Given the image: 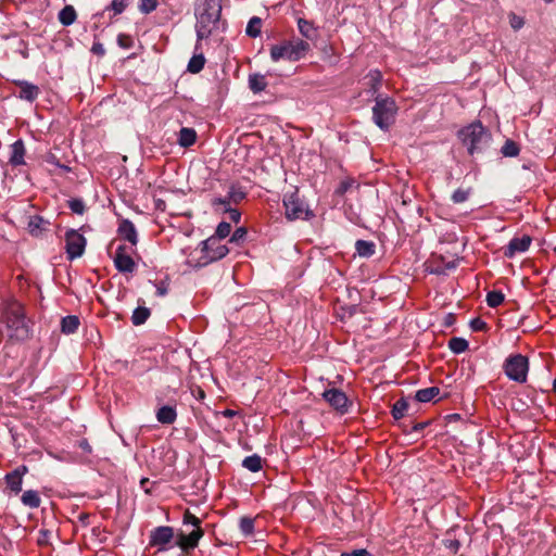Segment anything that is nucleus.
Here are the masks:
<instances>
[{"label":"nucleus","mask_w":556,"mask_h":556,"mask_svg":"<svg viewBox=\"0 0 556 556\" xmlns=\"http://www.w3.org/2000/svg\"><path fill=\"white\" fill-rule=\"evenodd\" d=\"M231 226L229 223L220 222L215 230V235L213 238H218V240H223L230 235Z\"/></svg>","instance_id":"nucleus-40"},{"label":"nucleus","mask_w":556,"mask_h":556,"mask_svg":"<svg viewBox=\"0 0 556 556\" xmlns=\"http://www.w3.org/2000/svg\"><path fill=\"white\" fill-rule=\"evenodd\" d=\"M353 185V180H343L336 190L337 194H344Z\"/></svg>","instance_id":"nucleus-51"},{"label":"nucleus","mask_w":556,"mask_h":556,"mask_svg":"<svg viewBox=\"0 0 556 556\" xmlns=\"http://www.w3.org/2000/svg\"><path fill=\"white\" fill-rule=\"evenodd\" d=\"M546 2H551L552 0H545Z\"/></svg>","instance_id":"nucleus-64"},{"label":"nucleus","mask_w":556,"mask_h":556,"mask_svg":"<svg viewBox=\"0 0 556 556\" xmlns=\"http://www.w3.org/2000/svg\"><path fill=\"white\" fill-rule=\"evenodd\" d=\"M205 64V58L202 53L194 54L188 63L187 70L192 74L201 72Z\"/></svg>","instance_id":"nucleus-31"},{"label":"nucleus","mask_w":556,"mask_h":556,"mask_svg":"<svg viewBox=\"0 0 556 556\" xmlns=\"http://www.w3.org/2000/svg\"><path fill=\"white\" fill-rule=\"evenodd\" d=\"M520 148L514 140L507 139L501 149V153L506 157H515L519 154Z\"/></svg>","instance_id":"nucleus-34"},{"label":"nucleus","mask_w":556,"mask_h":556,"mask_svg":"<svg viewBox=\"0 0 556 556\" xmlns=\"http://www.w3.org/2000/svg\"><path fill=\"white\" fill-rule=\"evenodd\" d=\"M372 106V121L381 130H388L395 122L399 111L396 102L391 97L377 94Z\"/></svg>","instance_id":"nucleus-5"},{"label":"nucleus","mask_w":556,"mask_h":556,"mask_svg":"<svg viewBox=\"0 0 556 556\" xmlns=\"http://www.w3.org/2000/svg\"><path fill=\"white\" fill-rule=\"evenodd\" d=\"M355 250L361 257H370L375 254L376 244L372 241L357 240Z\"/></svg>","instance_id":"nucleus-24"},{"label":"nucleus","mask_w":556,"mask_h":556,"mask_svg":"<svg viewBox=\"0 0 556 556\" xmlns=\"http://www.w3.org/2000/svg\"><path fill=\"white\" fill-rule=\"evenodd\" d=\"M184 523L185 525H191L194 527V529H198V528H201L200 525H201V520L192 515L191 513L187 511L185 515H184Z\"/></svg>","instance_id":"nucleus-48"},{"label":"nucleus","mask_w":556,"mask_h":556,"mask_svg":"<svg viewBox=\"0 0 556 556\" xmlns=\"http://www.w3.org/2000/svg\"><path fill=\"white\" fill-rule=\"evenodd\" d=\"M88 519H89V515H87V514H80V515H79V520H80L84 525H88Z\"/></svg>","instance_id":"nucleus-60"},{"label":"nucleus","mask_w":556,"mask_h":556,"mask_svg":"<svg viewBox=\"0 0 556 556\" xmlns=\"http://www.w3.org/2000/svg\"><path fill=\"white\" fill-rule=\"evenodd\" d=\"M2 321L5 324L8 334L12 339L25 340L29 336V328L25 320L24 309L17 301L5 304L2 313Z\"/></svg>","instance_id":"nucleus-2"},{"label":"nucleus","mask_w":556,"mask_h":556,"mask_svg":"<svg viewBox=\"0 0 556 556\" xmlns=\"http://www.w3.org/2000/svg\"><path fill=\"white\" fill-rule=\"evenodd\" d=\"M298 27H299V31L301 33V35L303 37H305L307 40H316L317 39L318 31L312 22L306 21L304 18H299Z\"/></svg>","instance_id":"nucleus-21"},{"label":"nucleus","mask_w":556,"mask_h":556,"mask_svg":"<svg viewBox=\"0 0 556 556\" xmlns=\"http://www.w3.org/2000/svg\"><path fill=\"white\" fill-rule=\"evenodd\" d=\"M45 160L48 164L59 167V168L63 169L64 172H71V167L67 165L61 164L59 162V159L53 153L47 154Z\"/></svg>","instance_id":"nucleus-46"},{"label":"nucleus","mask_w":556,"mask_h":556,"mask_svg":"<svg viewBox=\"0 0 556 556\" xmlns=\"http://www.w3.org/2000/svg\"><path fill=\"white\" fill-rule=\"evenodd\" d=\"M531 237L530 236H522V237H515L513 238L508 245L506 247V250L504 252V255L506 257H514L517 253L526 252L530 244H531Z\"/></svg>","instance_id":"nucleus-14"},{"label":"nucleus","mask_w":556,"mask_h":556,"mask_svg":"<svg viewBox=\"0 0 556 556\" xmlns=\"http://www.w3.org/2000/svg\"><path fill=\"white\" fill-rule=\"evenodd\" d=\"M323 397L332 408L338 410L340 414L343 415L348 413L351 402L343 391L336 388L325 390Z\"/></svg>","instance_id":"nucleus-10"},{"label":"nucleus","mask_w":556,"mask_h":556,"mask_svg":"<svg viewBox=\"0 0 556 556\" xmlns=\"http://www.w3.org/2000/svg\"><path fill=\"white\" fill-rule=\"evenodd\" d=\"M408 408V403L405 399L397 400L392 406V416L394 419L399 420L404 417L406 410Z\"/></svg>","instance_id":"nucleus-35"},{"label":"nucleus","mask_w":556,"mask_h":556,"mask_svg":"<svg viewBox=\"0 0 556 556\" xmlns=\"http://www.w3.org/2000/svg\"><path fill=\"white\" fill-rule=\"evenodd\" d=\"M27 472L26 466H21L5 475L4 480L8 488L15 494L22 491L23 476Z\"/></svg>","instance_id":"nucleus-15"},{"label":"nucleus","mask_w":556,"mask_h":556,"mask_svg":"<svg viewBox=\"0 0 556 556\" xmlns=\"http://www.w3.org/2000/svg\"><path fill=\"white\" fill-rule=\"evenodd\" d=\"M340 556H371V554L368 551L361 548L351 552H343Z\"/></svg>","instance_id":"nucleus-53"},{"label":"nucleus","mask_w":556,"mask_h":556,"mask_svg":"<svg viewBox=\"0 0 556 556\" xmlns=\"http://www.w3.org/2000/svg\"><path fill=\"white\" fill-rule=\"evenodd\" d=\"M147 482H148V479H147V478H143V479H141V481H140L141 485L147 484Z\"/></svg>","instance_id":"nucleus-62"},{"label":"nucleus","mask_w":556,"mask_h":556,"mask_svg":"<svg viewBox=\"0 0 556 556\" xmlns=\"http://www.w3.org/2000/svg\"><path fill=\"white\" fill-rule=\"evenodd\" d=\"M92 51H93L94 53H98V54H103V53H104V49H103V47H102V45H101V43H94V45L92 46Z\"/></svg>","instance_id":"nucleus-57"},{"label":"nucleus","mask_w":556,"mask_h":556,"mask_svg":"<svg viewBox=\"0 0 556 556\" xmlns=\"http://www.w3.org/2000/svg\"><path fill=\"white\" fill-rule=\"evenodd\" d=\"M311 50L309 43L302 39L287 40L270 48V59L274 62L288 60L296 62L303 59Z\"/></svg>","instance_id":"nucleus-6"},{"label":"nucleus","mask_w":556,"mask_h":556,"mask_svg":"<svg viewBox=\"0 0 556 556\" xmlns=\"http://www.w3.org/2000/svg\"><path fill=\"white\" fill-rule=\"evenodd\" d=\"M367 85L369 87L368 92L375 98L379 93V89L382 83V74L378 70H371L367 75Z\"/></svg>","instance_id":"nucleus-20"},{"label":"nucleus","mask_w":556,"mask_h":556,"mask_svg":"<svg viewBox=\"0 0 556 556\" xmlns=\"http://www.w3.org/2000/svg\"><path fill=\"white\" fill-rule=\"evenodd\" d=\"M79 327V318L75 315H68L61 320V331L71 334L77 331Z\"/></svg>","instance_id":"nucleus-25"},{"label":"nucleus","mask_w":556,"mask_h":556,"mask_svg":"<svg viewBox=\"0 0 556 556\" xmlns=\"http://www.w3.org/2000/svg\"><path fill=\"white\" fill-rule=\"evenodd\" d=\"M113 262H114L116 269L119 273L130 274V273H134L136 269V263L132 260V257L130 256V254H128L126 252L125 245H119L116 249L115 255L113 256Z\"/></svg>","instance_id":"nucleus-11"},{"label":"nucleus","mask_w":556,"mask_h":556,"mask_svg":"<svg viewBox=\"0 0 556 556\" xmlns=\"http://www.w3.org/2000/svg\"><path fill=\"white\" fill-rule=\"evenodd\" d=\"M174 538L173 528L167 526H161L155 528L150 534V545L159 546L160 551L164 549V546L172 541Z\"/></svg>","instance_id":"nucleus-12"},{"label":"nucleus","mask_w":556,"mask_h":556,"mask_svg":"<svg viewBox=\"0 0 556 556\" xmlns=\"http://www.w3.org/2000/svg\"><path fill=\"white\" fill-rule=\"evenodd\" d=\"M156 419L163 425L174 424L177 419L176 408L170 405L161 406L156 412Z\"/></svg>","instance_id":"nucleus-19"},{"label":"nucleus","mask_w":556,"mask_h":556,"mask_svg":"<svg viewBox=\"0 0 556 556\" xmlns=\"http://www.w3.org/2000/svg\"><path fill=\"white\" fill-rule=\"evenodd\" d=\"M529 361L522 354L510 355L504 363V372L513 381L523 383L527 381Z\"/></svg>","instance_id":"nucleus-7"},{"label":"nucleus","mask_w":556,"mask_h":556,"mask_svg":"<svg viewBox=\"0 0 556 556\" xmlns=\"http://www.w3.org/2000/svg\"><path fill=\"white\" fill-rule=\"evenodd\" d=\"M428 425V422H418L413 426V431L418 432L425 429V427Z\"/></svg>","instance_id":"nucleus-58"},{"label":"nucleus","mask_w":556,"mask_h":556,"mask_svg":"<svg viewBox=\"0 0 556 556\" xmlns=\"http://www.w3.org/2000/svg\"><path fill=\"white\" fill-rule=\"evenodd\" d=\"M22 503L29 508H38L41 500L37 491L27 490L21 497Z\"/></svg>","instance_id":"nucleus-28"},{"label":"nucleus","mask_w":556,"mask_h":556,"mask_svg":"<svg viewBox=\"0 0 556 556\" xmlns=\"http://www.w3.org/2000/svg\"><path fill=\"white\" fill-rule=\"evenodd\" d=\"M128 7V0H112L104 11H113L114 15L122 14Z\"/></svg>","instance_id":"nucleus-38"},{"label":"nucleus","mask_w":556,"mask_h":556,"mask_svg":"<svg viewBox=\"0 0 556 556\" xmlns=\"http://www.w3.org/2000/svg\"><path fill=\"white\" fill-rule=\"evenodd\" d=\"M156 287V295L157 296H164L168 292L167 285L164 281H161L160 283L155 285Z\"/></svg>","instance_id":"nucleus-56"},{"label":"nucleus","mask_w":556,"mask_h":556,"mask_svg":"<svg viewBox=\"0 0 556 556\" xmlns=\"http://www.w3.org/2000/svg\"><path fill=\"white\" fill-rule=\"evenodd\" d=\"M440 394V389L438 387H430L420 389L416 392L415 399L420 403H428L432 401Z\"/></svg>","instance_id":"nucleus-26"},{"label":"nucleus","mask_w":556,"mask_h":556,"mask_svg":"<svg viewBox=\"0 0 556 556\" xmlns=\"http://www.w3.org/2000/svg\"><path fill=\"white\" fill-rule=\"evenodd\" d=\"M242 466L251 472H257L262 469V458L257 454H253L243 459Z\"/></svg>","instance_id":"nucleus-30"},{"label":"nucleus","mask_w":556,"mask_h":556,"mask_svg":"<svg viewBox=\"0 0 556 556\" xmlns=\"http://www.w3.org/2000/svg\"><path fill=\"white\" fill-rule=\"evenodd\" d=\"M222 0H200L195 7V50L200 49V42L208 38L224 23L220 22Z\"/></svg>","instance_id":"nucleus-1"},{"label":"nucleus","mask_w":556,"mask_h":556,"mask_svg":"<svg viewBox=\"0 0 556 556\" xmlns=\"http://www.w3.org/2000/svg\"><path fill=\"white\" fill-rule=\"evenodd\" d=\"M231 201L229 199V195L225 198H214L212 200V206L215 208L220 207L224 212L226 211V207H231Z\"/></svg>","instance_id":"nucleus-44"},{"label":"nucleus","mask_w":556,"mask_h":556,"mask_svg":"<svg viewBox=\"0 0 556 556\" xmlns=\"http://www.w3.org/2000/svg\"><path fill=\"white\" fill-rule=\"evenodd\" d=\"M509 23L510 26L516 30L520 29L525 24L523 18L514 13L509 15Z\"/></svg>","instance_id":"nucleus-50"},{"label":"nucleus","mask_w":556,"mask_h":556,"mask_svg":"<svg viewBox=\"0 0 556 556\" xmlns=\"http://www.w3.org/2000/svg\"><path fill=\"white\" fill-rule=\"evenodd\" d=\"M224 414H225V416L231 417V416H233V415H235V412H233V410H230V409H227V410H225V413H224Z\"/></svg>","instance_id":"nucleus-61"},{"label":"nucleus","mask_w":556,"mask_h":556,"mask_svg":"<svg viewBox=\"0 0 556 556\" xmlns=\"http://www.w3.org/2000/svg\"><path fill=\"white\" fill-rule=\"evenodd\" d=\"M240 531L244 536H249L254 531V519L250 517H242L239 521Z\"/></svg>","instance_id":"nucleus-37"},{"label":"nucleus","mask_w":556,"mask_h":556,"mask_svg":"<svg viewBox=\"0 0 556 556\" xmlns=\"http://www.w3.org/2000/svg\"><path fill=\"white\" fill-rule=\"evenodd\" d=\"M68 207L75 214L83 215L85 213V203L80 199H71L68 201Z\"/></svg>","instance_id":"nucleus-43"},{"label":"nucleus","mask_w":556,"mask_h":556,"mask_svg":"<svg viewBox=\"0 0 556 556\" xmlns=\"http://www.w3.org/2000/svg\"><path fill=\"white\" fill-rule=\"evenodd\" d=\"M504 300L505 295L500 290H493L486 294V304L492 308L500 306Z\"/></svg>","instance_id":"nucleus-36"},{"label":"nucleus","mask_w":556,"mask_h":556,"mask_svg":"<svg viewBox=\"0 0 556 556\" xmlns=\"http://www.w3.org/2000/svg\"><path fill=\"white\" fill-rule=\"evenodd\" d=\"M470 195V189H456L452 194V201L454 203H464Z\"/></svg>","instance_id":"nucleus-41"},{"label":"nucleus","mask_w":556,"mask_h":556,"mask_svg":"<svg viewBox=\"0 0 556 556\" xmlns=\"http://www.w3.org/2000/svg\"><path fill=\"white\" fill-rule=\"evenodd\" d=\"M150 315H151V312H150V309L148 307H146V306H138L132 312L131 323L135 326L143 325L148 320Z\"/></svg>","instance_id":"nucleus-29"},{"label":"nucleus","mask_w":556,"mask_h":556,"mask_svg":"<svg viewBox=\"0 0 556 556\" xmlns=\"http://www.w3.org/2000/svg\"><path fill=\"white\" fill-rule=\"evenodd\" d=\"M26 149L22 139L16 140L10 146L9 164L17 167L25 164Z\"/></svg>","instance_id":"nucleus-16"},{"label":"nucleus","mask_w":556,"mask_h":556,"mask_svg":"<svg viewBox=\"0 0 556 556\" xmlns=\"http://www.w3.org/2000/svg\"><path fill=\"white\" fill-rule=\"evenodd\" d=\"M16 85L20 87L18 97L28 102L35 101L40 93L38 86L26 80H20L16 83Z\"/></svg>","instance_id":"nucleus-18"},{"label":"nucleus","mask_w":556,"mask_h":556,"mask_svg":"<svg viewBox=\"0 0 556 556\" xmlns=\"http://www.w3.org/2000/svg\"><path fill=\"white\" fill-rule=\"evenodd\" d=\"M229 199L232 204L240 203L245 198V192L237 186H231L228 191Z\"/></svg>","instance_id":"nucleus-39"},{"label":"nucleus","mask_w":556,"mask_h":556,"mask_svg":"<svg viewBox=\"0 0 556 556\" xmlns=\"http://www.w3.org/2000/svg\"><path fill=\"white\" fill-rule=\"evenodd\" d=\"M197 140V132L193 128L182 127L178 134V143L180 147L189 148Z\"/></svg>","instance_id":"nucleus-22"},{"label":"nucleus","mask_w":556,"mask_h":556,"mask_svg":"<svg viewBox=\"0 0 556 556\" xmlns=\"http://www.w3.org/2000/svg\"><path fill=\"white\" fill-rule=\"evenodd\" d=\"M117 43L123 49H130L134 45V40L129 35L119 34L117 36Z\"/></svg>","instance_id":"nucleus-47"},{"label":"nucleus","mask_w":556,"mask_h":556,"mask_svg":"<svg viewBox=\"0 0 556 556\" xmlns=\"http://www.w3.org/2000/svg\"><path fill=\"white\" fill-rule=\"evenodd\" d=\"M448 348L453 353L460 354L468 349V342L464 338L453 337L448 341Z\"/></svg>","instance_id":"nucleus-33"},{"label":"nucleus","mask_w":556,"mask_h":556,"mask_svg":"<svg viewBox=\"0 0 556 556\" xmlns=\"http://www.w3.org/2000/svg\"><path fill=\"white\" fill-rule=\"evenodd\" d=\"M86 248V238L78 231L71 229L65 235V251L70 261L80 257Z\"/></svg>","instance_id":"nucleus-8"},{"label":"nucleus","mask_w":556,"mask_h":556,"mask_svg":"<svg viewBox=\"0 0 556 556\" xmlns=\"http://www.w3.org/2000/svg\"><path fill=\"white\" fill-rule=\"evenodd\" d=\"M283 206L286 208V217L289 220L300 219L303 218V216L308 215V210H306L303 201L300 200L296 192L285 195Z\"/></svg>","instance_id":"nucleus-9"},{"label":"nucleus","mask_w":556,"mask_h":556,"mask_svg":"<svg viewBox=\"0 0 556 556\" xmlns=\"http://www.w3.org/2000/svg\"><path fill=\"white\" fill-rule=\"evenodd\" d=\"M470 328L473 330V331H484L486 330L488 328V325L484 320H482L481 318H473L471 321H470Z\"/></svg>","instance_id":"nucleus-49"},{"label":"nucleus","mask_w":556,"mask_h":556,"mask_svg":"<svg viewBox=\"0 0 556 556\" xmlns=\"http://www.w3.org/2000/svg\"><path fill=\"white\" fill-rule=\"evenodd\" d=\"M553 391L556 393V378L553 381Z\"/></svg>","instance_id":"nucleus-63"},{"label":"nucleus","mask_w":556,"mask_h":556,"mask_svg":"<svg viewBox=\"0 0 556 556\" xmlns=\"http://www.w3.org/2000/svg\"><path fill=\"white\" fill-rule=\"evenodd\" d=\"M444 545L446 548H448L454 554H456L460 547V543L458 540H445Z\"/></svg>","instance_id":"nucleus-52"},{"label":"nucleus","mask_w":556,"mask_h":556,"mask_svg":"<svg viewBox=\"0 0 556 556\" xmlns=\"http://www.w3.org/2000/svg\"><path fill=\"white\" fill-rule=\"evenodd\" d=\"M249 88L254 93H260L264 91L267 87L266 77L262 74H251L249 76Z\"/></svg>","instance_id":"nucleus-23"},{"label":"nucleus","mask_w":556,"mask_h":556,"mask_svg":"<svg viewBox=\"0 0 556 556\" xmlns=\"http://www.w3.org/2000/svg\"><path fill=\"white\" fill-rule=\"evenodd\" d=\"M79 446H80V448H81V450H84L85 452H88V453H90V452H91V446H90V444H89L86 440L81 441V442L79 443Z\"/></svg>","instance_id":"nucleus-59"},{"label":"nucleus","mask_w":556,"mask_h":556,"mask_svg":"<svg viewBox=\"0 0 556 556\" xmlns=\"http://www.w3.org/2000/svg\"><path fill=\"white\" fill-rule=\"evenodd\" d=\"M43 223L41 217H34L28 223L29 232L34 236H38L41 229V224Z\"/></svg>","instance_id":"nucleus-45"},{"label":"nucleus","mask_w":556,"mask_h":556,"mask_svg":"<svg viewBox=\"0 0 556 556\" xmlns=\"http://www.w3.org/2000/svg\"><path fill=\"white\" fill-rule=\"evenodd\" d=\"M458 137L471 155L484 151L491 141V134L481 122H475L464 127L459 130Z\"/></svg>","instance_id":"nucleus-4"},{"label":"nucleus","mask_w":556,"mask_h":556,"mask_svg":"<svg viewBox=\"0 0 556 556\" xmlns=\"http://www.w3.org/2000/svg\"><path fill=\"white\" fill-rule=\"evenodd\" d=\"M200 256L191 253L187 258V264L194 268L204 267L213 262L219 261L229 253L226 244L218 238L210 237L201 242Z\"/></svg>","instance_id":"nucleus-3"},{"label":"nucleus","mask_w":556,"mask_h":556,"mask_svg":"<svg viewBox=\"0 0 556 556\" xmlns=\"http://www.w3.org/2000/svg\"><path fill=\"white\" fill-rule=\"evenodd\" d=\"M77 18L76 11L73 5H65L59 12V21L63 26L72 25Z\"/></svg>","instance_id":"nucleus-27"},{"label":"nucleus","mask_w":556,"mask_h":556,"mask_svg":"<svg viewBox=\"0 0 556 556\" xmlns=\"http://www.w3.org/2000/svg\"><path fill=\"white\" fill-rule=\"evenodd\" d=\"M247 235V231L244 228H238L231 236L230 238V241L231 242H235V241H239V240H242Z\"/></svg>","instance_id":"nucleus-55"},{"label":"nucleus","mask_w":556,"mask_h":556,"mask_svg":"<svg viewBox=\"0 0 556 556\" xmlns=\"http://www.w3.org/2000/svg\"><path fill=\"white\" fill-rule=\"evenodd\" d=\"M203 536V531L201 528L193 529L190 533H179L177 535L176 545H178L182 551L193 549L198 546L199 540Z\"/></svg>","instance_id":"nucleus-13"},{"label":"nucleus","mask_w":556,"mask_h":556,"mask_svg":"<svg viewBox=\"0 0 556 556\" xmlns=\"http://www.w3.org/2000/svg\"><path fill=\"white\" fill-rule=\"evenodd\" d=\"M157 8V0H140L139 10L143 14H149Z\"/></svg>","instance_id":"nucleus-42"},{"label":"nucleus","mask_w":556,"mask_h":556,"mask_svg":"<svg viewBox=\"0 0 556 556\" xmlns=\"http://www.w3.org/2000/svg\"><path fill=\"white\" fill-rule=\"evenodd\" d=\"M118 235L131 245H136L138 243V233L135 225L129 219H123L118 226Z\"/></svg>","instance_id":"nucleus-17"},{"label":"nucleus","mask_w":556,"mask_h":556,"mask_svg":"<svg viewBox=\"0 0 556 556\" xmlns=\"http://www.w3.org/2000/svg\"><path fill=\"white\" fill-rule=\"evenodd\" d=\"M262 20L257 16H253L245 28V33L249 37L256 38L261 35Z\"/></svg>","instance_id":"nucleus-32"},{"label":"nucleus","mask_w":556,"mask_h":556,"mask_svg":"<svg viewBox=\"0 0 556 556\" xmlns=\"http://www.w3.org/2000/svg\"><path fill=\"white\" fill-rule=\"evenodd\" d=\"M225 213H228L229 214V217L232 222L235 223H239L240 220V217H241V214L238 210L236 208H232V207H226V211Z\"/></svg>","instance_id":"nucleus-54"}]
</instances>
